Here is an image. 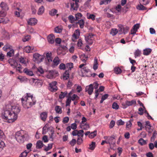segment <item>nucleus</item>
I'll use <instances>...</instances> for the list:
<instances>
[{
  "label": "nucleus",
  "mask_w": 157,
  "mask_h": 157,
  "mask_svg": "<svg viewBox=\"0 0 157 157\" xmlns=\"http://www.w3.org/2000/svg\"><path fill=\"white\" fill-rule=\"evenodd\" d=\"M20 109L18 106L7 105L4 107L1 113L2 117L6 120H11L13 122L17 117V114L20 112Z\"/></svg>",
  "instance_id": "f257e3e1"
},
{
  "label": "nucleus",
  "mask_w": 157,
  "mask_h": 157,
  "mask_svg": "<svg viewBox=\"0 0 157 157\" xmlns=\"http://www.w3.org/2000/svg\"><path fill=\"white\" fill-rule=\"evenodd\" d=\"M22 105L25 109H28L31 108L33 105H35L36 101L31 98H26L25 100L23 98H21Z\"/></svg>",
  "instance_id": "f03ea898"
},
{
  "label": "nucleus",
  "mask_w": 157,
  "mask_h": 157,
  "mask_svg": "<svg viewBox=\"0 0 157 157\" xmlns=\"http://www.w3.org/2000/svg\"><path fill=\"white\" fill-rule=\"evenodd\" d=\"M23 133V132L22 130L17 132L16 134L15 138L20 143H23L28 139V135Z\"/></svg>",
  "instance_id": "7ed1b4c3"
},
{
  "label": "nucleus",
  "mask_w": 157,
  "mask_h": 157,
  "mask_svg": "<svg viewBox=\"0 0 157 157\" xmlns=\"http://www.w3.org/2000/svg\"><path fill=\"white\" fill-rule=\"evenodd\" d=\"M66 46V41L65 40L62 41L61 39L59 38V54L61 53L64 55L68 51Z\"/></svg>",
  "instance_id": "20e7f679"
},
{
  "label": "nucleus",
  "mask_w": 157,
  "mask_h": 157,
  "mask_svg": "<svg viewBox=\"0 0 157 157\" xmlns=\"http://www.w3.org/2000/svg\"><path fill=\"white\" fill-rule=\"evenodd\" d=\"M79 0H70V10H77L79 7Z\"/></svg>",
  "instance_id": "39448f33"
},
{
  "label": "nucleus",
  "mask_w": 157,
  "mask_h": 157,
  "mask_svg": "<svg viewBox=\"0 0 157 157\" xmlns=\"http://www.w3.org/2000/svg\"><path fill=\"white\" fill-rule=\"evenodd\" d=\"M33 59L34 62L39 63L42 61L44 58V56L36 53L33 55Z\"/></svg>",
  "instance_id": "423d86ee"
},
{
  "label": "nucleus",
  "mask_w": 157,
  "mask_h": 157,
  "mask_svg": "<svg viewBox=\"0 0 157 157\" xmlns=\"http://www.w3.org/2000/svg\"><path fill=\"white\" fill-rule=\"evenodd\" d=\"M104 138L107 140L108 144L110 146L111 145H113L116 143L115 138L114 135L110 136H105Z\"/></svg>",
  "instance_id": "0eeeda50"
},
{
  "label": "nucleus",
  "mask_w": 157,
  "mask_h": 157,
  "mask_svg": "<svg viewBox=\"0 0 157 157\" xmlns=\"http://www.w3.org/2000/svg\"><path fill=\"white\" fill-rule=\"evenodd\" d=\"M57 82L54 81L49 83L48 90L52 92H55L58 90V87L56 86Z\"/></svg>",
  "instance_id": "6e6552de"
},
{
  "label": "nucleus",
  "mask_w": 157,
  "mask_h": 157,
  "mask_svg": "<svg viewBox=\"0 0 157 157\" xmlns=\"http://www.w3.org/2000/svg\"><path fill=\"white\" fill-rule=\"evenodd\" d=\"M48 132H50L51 135L50 136V137L52 139V135L54 133L53 130L52 129L50 130V128H47L45 126H44L43 128V134H45Z\"/></svg>",
  "instance_id": "1a4fd4ad"
},
{
  "label": "nucleus",
  "mask_w": 157,
  "mask_h": 157,
  "mask_svg": "<svg viewBox=\"0 0 157 157\" xmlns=\"http://www.w3.org/2000/svg\"><path fill=\"white\" fill-rule=\"evenodd\" d=\"M80 35V32L79 29L76 30L73 34L72 40L73 41L75 42L76 39L78 38Z\"/></svg>",
  "instance_id": "9d476101"
},
{
  "label": "nucleus",
  "mask_w": 157,
  "mask_h": 157,
  "mask_svg": "<svg viewBox=\"0 0 157 157\" xmlns=\"http://www.w3.org/2000/svg\"><path fill=\"white\" fill-rule=\"evenodd\" d=\"M93 35L91 34H89L87 36H85V39L88 43L91 45L93 43Z\"/></svg>",
  "instance_id": "9b49d317"
},
{
  "label": "nucleus",
  "mask_w": 157,
  "mask_h": 157,
  "mask_svg": "<svg viewBox=\"0 0 157 157\" xmlns=\"http://www.w3.org/2000/svg\"><path fill=\"white\" fill-rule=\"evenodd\" d=\"M93 90V85L92 84H90L89 85L86 86L85 88V92H87L90 95L92 94Z\"/></svg>",
  "instance_id": "f8f14e48"
},
{
  "label": "nucleus",
  "mask_w": 157,
  "mask_h": 157,
  "mask_svg": "<svg viewBox=\"0 0 157 157\" xmlns=\"http://www.w3.org/2000/svg\"><path fill=\"white\" fill-rule=\"evenodd\" d=\"M55 37L54 35L53 34H51L48 36L47 39L48 42L51 44H53L55 41Z\"/></svg>",
  "instance_id": "ddd939ff"
},
{
  "label": "nucleus",
  "mask_w": 157,
  "mask_h": 157,
  "mask_svg": "<svg viewBox=\"0 0 157 157\" xmlns=\"http://www.w3.org/2000/svg\"><path fill=\"white\" fill-rule=\"evenodd\" d=\"M9 63L11 66L13 67L14 68H16L18 66V64L17 62L13 59H10L8 60Z\"/></svg>",
  "instance_id": "4468645a"
},
{
  "label": "nucleus",
  "mask_w": 157,
  "mask_h": 157,
  "mask_svg": "<svg viewBox=\"0 0 157 157\" xmlns=\"http://www.w3.org/2000/svg\"><path fill=\"white\" fill-rule=\"evenodd\" d=\"M37 20L34 18L30 19L28 21V24L31 25H34L36 24Z\"/></svg>",
  "instance_id": "2eb2a0df"
},
{
  "label": "nucleus",
  "mask_w": 157,
  "mask_h": 157,
  "mask_svg": "<svg viewBox=\"0 0 157 157\" xmlns=\"http://www.w3.org/2000/svg\"><path fill=\"white\" fill-rule=\"evenodd\" d=\"M23 72L24 73H25L27 75L30 76H32L34 75L32 71H30L26 68H25L23 70Z\"/></svg>",
  "instance_id": "dca6fc26"
},
{
  "label": "nucleus",
  "mask_w": 157,
  "mask_h": 157,
  "mask_svg": "<svg viewBox=\"0 0 157 157\" xmlns=\"http://www.w3.org/2000/svg\"><path fill=\"white\" fill-rule=\"evenodd\" d=\"M68 19L69 21L71 23H77V21L75 18L72 15H70L68 17Z\"/></svg>",
  "instance_id": "f3484780"
},
{
  "label": "nucleus",
  "mask_w": 157,
  "mask_h": 157,
  "mask_svg": "<svg viewBox=\"0 0 157 157\" xmlns=\"http://www.w3.org/2000/svg\"><path fill=\"white\" fill-rule=\"evenodd\" d=\"M40 119L43 121H45L47 117V113L46 112L41 113L40 116Z\"/></svg>",
  "instance_id": "a211bd4d"
},
{
  "label": "nucleus",
  "mask_w": 157,
  "mask_h": 157,
  "mask_svg": "<svg viewBox=\"0 0 157 157\" xmlns=\"http://www.w3.org/2000/svg\"><path fill=\"white\" fill-rule=\"evenodd\" d=\"M152 52V49L150 48H146L143 50V54L145 56L150 55Z\"/></svg>",
  "instance_id": "6ab92c4d"
},
{
  "label": "nucleus",
  "mask_w": 157,
  "mask_h": 157,
  "mask_svg": "<svg viewBox=\"0 0 157 157\" xmlns=\"http://www.w3.org/2000/svg\"><path fill=\"white\" fill-rule=\"evenodd\" d=\"M0 7L2 10H8L9 8L6 4L4 2H2L0 4Z\"/></svg>",
  "instance_id": "aec40b11"
},
{
  "label": "nucleus",
  "mask_w": 157,
  "mask_h": 157,
  "mask_svg": "<svg viewBox=\"0 0 157 157\" xmlns=\"http://www.w3.org/2000/svg\"><path fill=\"white\" fill-rule=\"evenodd\" d=\"M43 146V144L41 141L39 140L37 142L36 144V147L37 148L40 149Z\"/></svg>",
  "instance_id": "412c9836"
},
{
  "label": "nucleus",
  "mask_w": 157,
  "mask_h": 157,
  "mask_svg": "<svg viewBox=\"0 0 157 157\" xmlns=\"http://www.w3.org/2000/svg\"><path fill=\"white\" fill-rule=\"evenodd\" d=\"M52 53L51 52H48L46 54V58L49 62H52Z\"/></svg>",
  "instance_id": "4be33fe9"
},
{
  "label": "nucleus",
  "mask_w": 157,
  "mask_h": 157,
  "mask_svg": "<svg viewBox=\"0 0 157 157\" xmlns=\"http://www.w3.org/2000/svg\"><path fill=\"white\" fill-rule=\"evenodd\" d=\"M77 23H78L80 26V27L81 29H83L84 27L85 22L82 19H81L79 20H78V21H77Z\"/></svg>",
  "instance_id": "5701e85b"
},
{
  "label": "nucleus",
  "mask_w": 157,
  "mask_h": 157,
  "mask_svg": "<svg viewBox=\"0 0 157 157\" xmlns=\"http://www.w3.org/2000/svg\"><path fill=\"white\" fill-rule=\"evenodd\" d=\"M33 48L31 47L30 46H27L25 47L24 51L27 53H29L31 52V50H33Z\"/></svg>",
  "instance_id": "b1692460"
},
{
  "label": "nucleus",
  "mask_w": 157,
  "mask_h": 157,
  "mask_svg": "<svg viewBox=\"0 0 157 157\" xmlns=\"http://www.w3.org/2000/svg\"><path fill=\"white\" fill-rule=\"evenodd\" d=\"M125 103L128 106H129L132 105H135L136 103V102L135 100H132L130 101H125Z\"/></svg>",
  "instance_id": "393cba45"
},
{
  "label": "nucleus",
  "mask_w": 157,
  "mask_h": 157,
  "mask_svg": "<svg viewBox=\"0 0 157 157\" xmlns=\"http://www.w3.org/2000/svg\"><path fill=\"white\" fill-rule=\"evenodd\" d=\"M12 48V46L8 44H6L2 48L3 50L4 51H7L8 49H11Z\"/></svg>",
  "instance_id": "a878e982"
},
{
  "label": "nucleus",
  "mask_w": 157,
  "mask_h": 157,
  "mask_svg": "<svg viewBox=\"0 0 157 157\" xmlns=\"http://www.w3.org/2000/svg\"><path fill=\"white\" fill-rule=\"evenodd\" d=\"M69 72L68 70L65 71L63 74V78L64 80H67L69 78Z\"/></svg>",
  "instance_id": "bb28decb"
},
{
  "label": "nucleus",
  "mask_w": 157,
  "mask_h": 157,
  "mask_svg": "<svg viewBox=\"0 0 157 157\" xmlns=\"http://www.w3.org/2000/svg\"><path fill=\"white\" fill-rule=\"evenodd\" d=\"M71 92L69 94H68V96H69V97L67 99V100H66V106H68V105H69L70 103H71Z\"/></svg>",
  "instance_id": "cd10ccee"
},
{
  "label": "nucleus",
  "mask_w": 157,
  "mask_h": 157,
  "mask_svg": "<svg viewBox=\"0 0 157 157\" xmlns=\"http://www.w3.org/2000/svg\"><path fill=\"white\" fill-rule=\"evenodd\" d=\"M53 67L57 66L59 63V60L58 57H56L53 61Z\"/></svg>",
  "instance_id": "c85d7f7f"
},
{
  "label": "nucleus",
  "mask_w": 157,
  "mask_h": 157,
  "mask_svg": "<svg viewBox=\"0 0 157 157\" xmlns=\"http://www.w3.org/2000/svg\"><path fill=\"white\" fill-rule=\"evenodd\" d=\"M98 63L97 59L95 58L94 59V62L93 66V69L94 70H96L98 68Z\"/></svg>",
  "instance_id": "c756f323"
},
{
  "label": "nucleus",
  "mask_w": 157,
  "mask_h": 157,
  "mask_svg": "<svg viewBox=\"0 0 157 157\" xmlns=\"http://www.w3.org/2000/svg\"><path fill=\"white\" fill-rule=\"evenodd\" d=\"M111 1V0H102L100 2L99 5H100L103 4L107 5L110 3Z\"/></svg>",
  "instance_id": "7c9ffc66"
},
{
  "label": "nucleus",
  "mask_w": 157,
  "mask_h": 157,
  "mask_svg": "<svg viewBox=\"0 0 157 157\" xmlns=\"http://www.w3.org/2000/svg\"><path fill=\"white\" fill-rule=\"evenodd\" d=\"M44 8L43 6H41L39 9L37 13L39 15L42 14L44 12Z\"/></svg>",
  "instance_id": "2f4dec72"
},
{
  "label": "nucleus",
  "mask_w": 157,
  "mask_h": 157,
  "mask_svg": "<svg viewBox=\"0 0 157 157\" xmlns=\"http://www.w3.org/2000/svg\"><path fill=\"white\" fill-rule=\"evenodd\" d=\"M14 55V51L13 49H11L10 51L7 53V56L9 57H11Z\"/></svg>",
  "instance_id": "473e14b6"
},
{
  "label": "nucleus",
  "mask_w": 157,
  "mask_h": 157,
  "mask_svg": "<svg viewBox=\"0 0 157 157\" xmlns=\"http://www.w3.org/2000/svg\"><path fill=\"white\" fill-rule=\"evenodd\" d=\"M137 9L139 10H146V8L143 6L141 4H140L137 6Z\"/></svg>",
  "instance_id": "72a5a7b5"
},
{
  "label": "nucleus",
  "mask_w": 157,
  "mask_h": 157,
  "mask_svg": "<svg viewBox=\"0 0 157 157\" xmlns=\"http://www.w3.org/2000/svg\"><path fill=\"white\" fill-rule=\"evenodd\" d=\"M10 21V20L8 18L4 19L3 18H1L0 19V23H2L3 24H6Z\"/></svg>",
  "instance_id": "f704fd0d"
},
{
  "label": "nucleus",
  "mask_w": 157,
  "mask_h": 157,
  "mask_svg": "<svg viewBox=\"0 0 157 157\" xmlns=\"http://www.w3.org/2000/svg\"><path fill=\"white\" fill-rule=\"evenodd\" d=\"M114 71L116 74H120L122 72L121 69L118 67H115L114 68Z\"/></svg>",
  "instance_id": "c9c22d12"
},
{
  "label": "nucleus",
  "mask_w": 157,
  "mask_h": 157,
  "mask_svg": "<svg viewBox=\"0 0 157 157\" xmlns=\"http://www.w3.org/2000/svg\"><path fill=\"white\" fill-rule=\"evenodd\" d=\"M57 12V10L55 9H53L49 12V14L51 16H54Z\"/></svg>",
  "instance_id": "e433bc0d"
},
{
  "label": "nucleus",
  "mask_w": 157,
  "mask_h": 157,
  "mask_svg": "<svg viewBox=\"0 0 157 157\" xmlns=\"http://www.w3.org/2000/svg\"><path fill=\"white\" fill-rule=\"evenodd\" d=\"M97 131H94L91 132L89 136V138H93L97 135Z\"/></svg>",
  "instance_id": "4c0bfd02"
},
{
  "label": "nucleus",
  "mask_w": 157,
  "mask_h": 157,
  "mask_svg": "<svg viewBox=\"0 0 157 157\" xmlns=\"http://www.w3.org/2000/svg\"><path fill=\"white\" fill-rule=\"evenodd\" d=\"M134 54L135 58L139 56L141 54V51L138 49H137L136 50Z\"/></svg>",
  "instance_id": "58836bf2"
},
{
  "label": "nucleus",
  "mask_w": 157,
  "mask_h": 157,
  "mask_svg": "<svg viewBox=\"0 0 157 157\" xmlns=\"http://www.w3.org/2000/svg\"><path fill=\"white\" fill-rule=\"evenodd\" d=\"M157 135V132L156 131H154L152 137L151 138V142H153L154 141L155 138L156 137V136Z\"/></svg>",
  "instance_id": "ea45409f"
},
{
  "label": "nucleus",
  "mask_w": 157,
  "mask_h": 157,
  "mask_svg": "<svg viewBox=\"0 0 157 157\" xmlns=\"http://www.w3.org/2000/svg\"><path fill=\"white\" fill-rule=\"evenodd\" d=\"M138 143L141 145H144L146 144V141L142 138L139 140H138Z\"/></svg>",
  "instance_id": "a19ab883"
},
{
  "label": "nucleus",
  "mask_w": 157,
  "mask_h": 157,
  "mask_svg": "<svg viewBox=\"0 0 157 157\" xmlns=\"http://www.w3.org/2000/svg\"><path fill=\"white\" fill-rule=\"evenodd\" d=\"M71 100L73 101L75 100H78L79 99V97L77 95L74 94L71 97Z\"/></svg>",
  "instance_id": "79ce46f5"
},
{
  "label": "nucleus",
  "mask_w": 157,
  "mask_h": 157,
  "mask_svg": "<svg viewBox=\"0 0 157 157\" xmlns=\"http://www.w3.org/2000/svg\"><path fill=\"white\" fill-rule=\"evenodd\" d=\"M95 143L94 142H92L91 144H89V149L91 150H94L95 147Z\"/></svg>",
  "instance_id": "37998d69"
},
{
  "label": "nucleus",
  "mask_w": 157,
  "mask_h": 157,
  "mask_svg": "<svg viewBox=\"0 0 157 157\" xmlns=\"http://www.w3.org/2000/svg\"><path fill=\"white\" fill-rule=\"evenodd\" d=\"M67 92L65 91L64 92H61L59 94V98H63L67 96Z\"/></svg>",
  "instance_id": "c03bdc74"
},
{
  "label": "nucleus",
  "mask_w": 157,
  "mask_h": 157,
  "mask_svg": "<svg viewBox=\"0 0 157 157\" xmlns=\"http://www.w3.org/2000/svg\"><path fill=\"white\" fill-rule=\"evenodd\" d=\"M19 59L20 60V62L21 63L24 64L25 66H26L27 65L26 61L24 59V58L21 57L20 58H19Z\"/></svg>",
  "instance_id": "a18cd8bd"
},
{
  "label": "nucleus",
  "mask_w": 157,
  "mask_h": 157,
  "mask_svg": "<svg viewBox=\"0 0 157 157\" xmlns=\"http://www.w3.org/2000/svg\"><path fill=\"white\" fill-rule=\"evenodd\" d=\"M112 108L114 109L117 110L119 109V106L117 103L114 102L112 104Z\"/></svg>",
  "instance_id": "49530a36"
},
{
  "label": "nucleus",
  "mask_w": 157,
  "mask_h": 157,
  "mask_svg": "<svg viewBox=\"0 0 157 157\" xmlns=\"http://www.w3.org/2000/svg\"><path fill=\"white\" fill-rule=\"evenodd\" d=\"M82 14L79 13H78L75 14V18L76 20H78L80 19H81L82 17Z\"/></svg>",
  "instance_id": "de8ad7c7"
},
{
  "label": "nucleus",
  "mask_w": 157,
  "mask_h": 157,
  "mask_svg": "<svg viewBox=\"0 0 157 157\" xmlns=\"http://www.w3.org/2000/svg\"><path fill=\"white\" fill-rule=\"evenodd\" d=\"M117 32L118 31L117 29H111V31L110 33L111 35L114 36L116 35L117 33Z\"/></svg>",
  "instance_id": "09e8293b"
},
{
  "label": "nucleus",
  "mask_w": 157,
  "mask_h": 157,
  "mask_svg": "<svg viewBox=\"0 0 157 157\" xmlns=\"http://www.w3.org/2000/svg\"><path fill=\"white\" fill-rule=\"evenodd\" d=\"M83 133L84 131L83 130H78L77 136L79 137H83L84 135Z\"/></svg>",
  "instance_id": "8fccbe9b"
},
{
  "label": "nucleus",
  "mask_w": 157,
  "mask_h": 157,
  "mask_svg": "<svg viewBox=\"0 0 157 157\" xmlns=\"http://www.w3.org/2000/svg\"><path fill=\"white\" fill-rule=\"evenodd\" d=\"M82 138V137H79L78 138L77 143L78 145H80L82 143L83 140Z\"/></svg>",
  "instance_id": "3c124183"
},
{
  "label": "nucleus",
  "mask_w": 157,
  "mask_h": 157,
  "mask_svg": "<svg viewBox=\"0 0 157 157\" xmlns=\"http://www.w3.org/2000/svg\"><path fill=\"white\" fill-rule=\"evenodd\" d=\"M149 2L148 0H140V3L141 4L143 5H146L148 4Z\"/></svg>",
  "instance_id": "603ef678"
},
{
  "label": "nucleus",
  "mask_w": 157,
  "mask_h": 157,
  "mask_svg": "<svg viewBox=\"0 0 157 157\" xmlns=\"http://www.w3.org/2000/svg\"><path fill=\"white\" fill-rule=\"evenodd\" d=\"M52 144H48V146L46 147L44 149V151H48L49 150L51 149L52 147Z\"/></svg>",
  "instance_id": "864d4df0"
},
{
  "label": "nucleus",
  "mask_w": 157,
  "mask_h": 157,
  "mask_svg": "<svg viewBox=\"0 0 157 157\" xmlns=\"http://www.w3.org/2000/svg\"><path fill=\"white\" fill-rule=\"evenodd\" d=\"M28 153L27 151H25L20 155L19 157H26Z\"/></svg>",
  "instance_id": "5fc2aeb1"
},
{
  "label": "nucleus",
  "mask_w": 157,
  "mask_h": 157,
  "mask_svg": "<svg viewBox=\"0 0 157 157\" xmlns=\"http://www.w3.org/2000/svg\"><path fill=\"white\" fill-rule=\"evenodd\" d=\"M117 124L118 126L123 125L124 124V122L122 120L120 119L117 122Z\"/></svg>",
  "instance_id": "6e6d98bb"
},
{
  "label": "nucleus",
  "mask_w": 157,
  "mask_h": 157,
  "mask_svg": "<svg viewBox=\"0 0 157 157\" xmlns=\"http://www.w3.org/2000/svg\"><path fill=\"white\" fill-rule=\"evenodd\" d=\"M76 141L75 139H72V140L70 142V144L72 146H73L76 143Z\"/></svg>",
  "instance_id": "4d7b16f0"
},
{
  "label": "nucleus",
  "mask_w": 157,
  "mask_h": 157,
  "mask_svg": "<svg viewBox=\"0 0 157 157\" xmlns=\"http://www.w3.org/2000/svg\"><path fill=\"white\" fill-rule=\"evenodd\" d=\"M5 146L4 143L0 140V151H2L3 147Z\"/></svg>",
  "instance_id": "13d9d810"
},
{
  "label": "nucleus",
  "mask_w": 157,
  "mask_h": 157,
  "mask_svg": "<svg viewBox=\"0 0 157 157\" xmlns=\"http://www.w3.org/2000/svg\"><path fill=\"white\" fill-rule=\"evenodd\" d=\"M87 18L88 19H91L93 21L95 19V16L93 14H90L89 16H87Z\"/></svg>",
  "instance_id": "bf43d9fd"
},
{
  "label": "nucleus",
  "mask_w": 157,
  "mask_h": 157,
  "mask_svg": "<svg viewBox=\"0 0 157 157\" xmlns=\"http://www.w3.org/2000/svg\"><path fill=\"white\" fill-rule=\"evenodd\" d=\"M69 118L67 117H66L63 119V122L64 124L67 123L69 121Z\"/></svg>",
  "instance_id": "052dcab7"
},
{
  "label": "nucleus",
  "mask_w": 157,
  "mask_h": 157,
  "mask_svg": "<svg viewBox=\"0 0 157 157\" xmlns=\"http://www.w3.org/2000/svg\"><path fill=\"white\" fill-rule=\"evenodd\" d=\"M132 124L130 121H129L128 122H127L126 124V128L127 129H129L131 127Z\"/></svg>",
  "instance_id": "680f3d73"
},
{
  "label": "nucleus",
  "mask_w": 157,
  "mask_h": 157,
  "mask_svg": "<svg viewBox=\"0 0 157 157\" xmlns=\"http://www.w3.org/2000/svg\"><path fill=\"white\" fill-rule=\"evenodd\" d=\"M71 127L72 129L75 130L77 128V125L75 123H74L71 124Z\"/></svg>",
  "instance_id": "e2e57ef3"
},
{
  "label": "nucleus",
  "mask_w": 157,
  "mask_h": 157,
  "mask_svg": "<svg viewBox=\"0 0 157 157\" xmlns=\"http://www.w3.org/2000/svg\"><path fill=\"white\" fill-rule=\"evenodd\" d=\"M115 124V122L113 121L112 120L111 121L110 125H109V128H112L114 126Z\"/></svg>",
  "instance_id": "0e129e2a"
},
{
  "label": "nucleus",
  "mask_w": 157,
  "mask_h": 157,
  "mask_svg": "<svg viewBox=\"0 0 157 157\" xmlns=\"http://www.w3.org/2000/svg\"><path fill=\"white\" fill-rule=\"evenodd\" d=\"M67 67L69 68L70 70H71V69L73 68V64L72 63H69L67 64Z\"/></svg>",
  "instance_id": "69168bd1"
},
{
  "label": "nucleus",
  "mask_w": 157,
  "mask_h": 157,
  "mask_svg": "<svg viewBox=\"0 0 157 157\" xmlns=\"http://www.w3.org/2000/svg\"><path fill=\"white\" fill-rule=\"evenodd\" d=\"M140 25L136 24L133 27V29L137 31V29L139 28Z\"/></svg>",
  "instance_id": "338daca9"
},
{
  "label": "nucleus",
  "mask_w": 157,
  "mask_h": 157,
  "mask_svg": "<svg viewBox=\"0 0 157 157\" xmlns=\"http://www.w3.org/2000/svg\"><path fill=\"white\" fill-rule=\"evenodd\" d=\"M66 68L65 65L63 63H61L59 65V69H65Z\"/></svg>",
  "instance_id": "774afa93"
}]
</instances>
